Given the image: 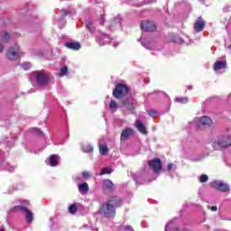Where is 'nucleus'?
Wrapping results in <instances>:
<instances>
[{"instance_id": "f257e3e1", "label": "nucleus", "mask_w": 231, "mask_h": 231, "mask_svg": "<svg viewBox=\"0 0 231 231\" xmlns=\"http://www.w3.org/2000/svg\"><path fill=\"white\" fill-rule=\"evenodd\" d=\"M120 205H122V201H120L118 198H114L113 199L100 206L99 214L105 217H108V219H112L115 217V216H116L115 207H120Z\"/></svg>"}, {"instance_id": "f03ea898", "label": "nucleus", "mask_w": 231, "mask_h": 231, "mask_svg": "<svg viewBox=\"0 0 231 231\" xmlns=\"http://www.w3.org/2000/svg\"><path fill=\"white\" fill-rule=\"evenodd\" d=\"M20 203V206L14 207L9 210V212H21L22 214H24L27 223H32V221H33V213L28 209V207H30V201L23 200Z\"/></svg>"}, {"instance_id": "7ed1b4c3", "label": "nucleus", "mask_w": 231, "mask_h": 231, "mask_svg": "<svg viewBox=\"0 0 231 231\" xmlns=\"http://www.w3.org/2000/svg\"><path fill=\"white\" fill-rule=\"evenodd\" d=\"M33 77L37 86L41 87L46 86L51 80V73L43 69L34 72Z\"/></svg>"}, {"instance_id": "20e7f679", "label": "nucleus", "mask_w": 231, "mask_h": 231, "mask_svg": "<svg viewBox=\"0 0 231 231\" xmlns=\"http://www.w3.org/2000/svg\"><path fill=\"white\" fill-rule=\"evenodd\" d=\"M213 147L215 149H226V147L231 146V134H224L218 136L214 142H213Z\"/></svg>"}, {"instance_id": "39448f33", "label": "nucleus", "mask_w": 231, "mask_h": 231, "mask_svg": "<svg viewBox=\"0 0 231 231\" xmlns=\"http://www.w3.org/2000/svg\"><path fill=\"white\" fill-rule=\"evenodd\" d=\"M127 93H129V88L121 83L117 84L113 91L115 98H122L125 97Z\"/></svg>"}, {"instance_id": "423d86ee", "label": "nucleus", "mask_w": 231, "mask_h": 231, "mask_svg": "<svg viewBox=\"0 0 231 231\" xmlns=\"http://www.w3.org/2000/svg\"><path fill=\"white\" fill-rule=\"evenodd\" d=\"M193 124L196 127H201V125L210 126L212 125V119L209 116H201L199 119H195Z\"/></svg>"}, {"instance_id": "0eeeda50", "label": "nucleus", "mask_w": 231, "mask_h": 231, "mask_svg": "<svg viewBox=\"0 0 231 231\" xmlns=\"http://www.w3.org/2000/svg\"><path fill=\"white\" fill-rule=\"evenodd\" d=\"M141 30L143 32H154L156 30V24L154 22L143 21L141 23Z\"/></svg>"}, {"instance_id": "6e6552de", "label": "nucleus", "mask_w": 231, "mask_h": 231, "mask_svg": "<svg viewBox=\"0 0 231 231\" xmlns=\"http://www.w3.org/2000/svg\"><path fill=\"white\" fill-rule=\"evenodd\" d=\"M7 59L9 60H17L19 59V47H11L7 51Z\"/></svg>"}, {"instance_id": "1a4fd4ad", "label": "nucleus", "mask_w": 231, "mask_h": 231, "mask_svg": "<svg viewBox=\"0 0 231 231\" xmlns=\"http://www.w3.org/2000/svg\"><path fill=\"white\" fill-rule=\"evenodd\" d=\"M211 187L217 190H221L222 192H226L228 190V185L225 184L221 180H214L211 182Z\"/></svg>"}, {"instance_id": "9d476101", "label": "nucleus", "mask_w": 231, "mask_h": 231, "mask_svg": "<svg viewBox=\"0 0 231 231\" xmlns=\"http://www.w3.org/2000/svg\"><path fill=\"white\" fill-rule=\"evenodd\" d=\"M148 164L153 172H160L162 171V161H160V159H153L150 161Z\"/></svg>"}, {"instance_id": "9b49d317", "label": "nucleus", "mask_w": 231, "mask_h": 231, "mask_svg": "<svg viewBox=\"0 0 231 231\" xmlns=\"http://www.w3.org/2000/svg\"><path fill=\"white\" fill-rule=\"evenodd\" d=\"M64 46L68 48V50H73V51H79L82 48L80 42H66Z\"/></svg>"}, {"instance_id": "f8f14e48", "label": "nucleus", "mask_w": 231, "mask_h": 231, "mask_svg": "<svg viewBox=\"0 0 231 231\" xmlns=\"http://www.w3.org/2000/svg\"><path fill=\"white\" fill-rule=\"evenodd\" d=\"M194 30L196 32H203V30H205V21L201 17H199L196 21V23L194 24Z\"/></svg>"}, {"instance_id": "ddd939ff", "label": "nucleus", "mask_w": 231, "mask_h": 231, "mask_svg": "<svg viewBox=\"0 0 231 231\" xmlns=\"http://www.w3.org/2000/svg\"><path fill=\"white\" fill-rule=\"evenodd\" d=\"M80 208H82V204L75 202L69 207V214L75 215L77 212H79V210H80Z\"/></svg>"}, {"instance_id": "4468645a", "label": "nucleus", "mask_w": 231, "mask_h": 231, "mask_svg": "<svg viewBox=\"0 0 231 231\" xmlns=\"http://www.w3.org/2000/svg\"><path fill=\"white\" fill-rule=\"evenodd\" d=\"M165 231H180L176 222L171 221L169 222L165 226Z\"/></svg>"}, {"instance_id": "2eb2a0df", "label": "nucleus", "mask_w": 231, "mask_h": 231, "mask_svg": "<svg viewBox=\"0 0 231 231\" xmlns=\"http://www.w3.org/2000/svg\"><path fill=\"white\" fill-rule=\"evenodd\" d=\"M49 163L51 167H57L59 165V155L52 154L49 158Z\"/></svg>"}, {"instance_id": "dca6fc26", "label": "nucleus", "mask_w": 231, "mask_h": 231, "mask_svg": "<svg viewBox=\"0 0 231 231\" xmlns=\"http://www.w3.org/2000/svg\"><path fill=\"white\" fill-rule=\"evenodd\" d=\"M97 41L101 46H105V44H107V42H109L110 39L109 36H107L106 34H100Z\"/></svg>"}, {"instance_id": "f3484780", "label": "nucleus", "mask_w": 231, "mask_h": 231, "mask_svg": "<svg viewBox=\"0 0 231 231\" xmlns=\"http://www.w3.org/2000/svg\"><path fill=\"white\" fill-rule=\"evenodd\" d=\"M134 130L131 128L125 129L121 134V140H127L130 136H133Z\"/></svg>"}, {"instance_id": "a211bd4d", "label": "nucleus", "mask_w": 231, "mask_h": 231, "mask_svg": "<svg viewBox=\"0 0 231 231\" xmlns=\"http://www.w3.org/2000/svg\"><path fill=\"white\" fill-rule=\"evenodd\" d=\"M141 42L146 50H154V42H151L149 40L144 38H141Z\"/></svg>"}, {"instance_id": "6ab92c4d", "label": "nucleus", "mask_w": 231, "mask_h": 231, "mask_svg": "<svg viewBox=\"0 0 231 231\" xmlns=\"http://www.w3.org/2000/svg\"><path fill=\"white\" fill-rule=\"evenodd\" d=\"M226 68V61H217L214 64V70L219 71V69H225Z\"/></svg>"}, {"instance_id": "aec40b11", "label": "nucleus", "mask_w": 231, "mask_h": 231, "mask_svg": "<svg viewBox=\"0 0 231 231\" xmlns=\"http://www.w3.org/2000/svg\"><path fill=\"white\" fill-rule=\"evenodd\" d=\"M113 187H115V185L113 184V181H111L110 180H104L103 182L104 190H113Z\"/></svg>"}, {"instance_id": "412c9836", "label": "nucleus", "mask_w": 231, "mask_h": 231, "mask_svg": "<svg viewBox=\"0 0 231 231\" xmlns=\"http://www.w3.org/2000/svg\"><path fill=\"white\" fill-rule=\"evenodd\" d=\"M135 127L142 133V134H145L147 133V128H145V125H143L140 121H136Z\"/></svg>"}, {"instance_id": "4be33fe9", "label": "nucleus", "mask_w": 231, "mask_h": 231, "mask_svg": "<svg viewBox=\"0 0 231 231\" xmlns=\"http://www.w3.org/2000/svg\"><path fill=\"white\" fill-rule=\"evenodd\" d=\"M79 192H80L82 196L88 194V182L79 184Z\"/></svg>"}, {"instance_id": "5701e85b", "label": "nucleus", "mask_w": 231, "mask_h": 231, "mask_svg": "<svg viewBox=\"0 0 231 231\" xmlns=\"http://www.w3.org/2000/svg\"><path fill=\"white\" fill-rule=\"evenodd\" d=\"M83 178H88V171H83L82 176H75L73 180L78 185H80Z\"/></svg>"}, {"instance_id": "b1692460", "label": "nucleus", "mask_w": 231, "mask_h": 231, "mask_svg": "<svg viewBox=\"0 0 231 231\" xmlns=\"http://www.w3.org/2000/svg\"><path fill=\"white\" fill-rule=\"evenodd\" d=\"M99 152L102 156L107 154V152H109V149L107 148L106 145L105 144H100L99 145Z\"/></svg>"}, {"instance_id": "393cba45", "label": "nucleus", "mask_w": 231, "mask_h": 231, "mask_svg": "<svg viewBox=\"0 0 231 231\" xmlns=\"http://www.w3.org/2000/svg\"><path fill=\"white\" fill-rule=\"evenodd\" d=\"M60 13L62 14L63 17H66L68 15H75V11L71 10L61 9Z\"/></svg>"}, {"instance_id": "a878e982", "label": "nucleus", "mask_w": 231, "mask_h": 231, "mask_svg": "<svg viewBox=\"0 0 231 231\" xmlns=\"http://www.w3.org/2000/svg\"><path fill=\"white\" fill-rule=\"evenodd\" d=\"M31 133H32V134H35L36 136H42V131H41V129L39 128H31Z\"/></svg>"}, {"instance_id": "bb28decb", "label": "nucleus", "mask_w": 231, "mask_h": 231, "mask_svg": "<svg viewBox=\"0 0 231 231\" xmlns=\"http://www.w3.org/2000/svg\"><path fill=\"white\" fill-rule=\"evenodd\" d=\"M110 109L113 113H115V111L118 109V105L116 104V102H115V100L110 101Z\"/></svg>"}, {"instance_id": "cd10ccee", "label": "nucleus", "mask_w": 231, "mask_h": 231, "mask_svg": "<svg viewBox=\"0 0 231 231\" xmlns=\"http://www.w3.org/2000/svg\"><path fill=\"white\" fill-rule=\"evenodd\" d=\"M111 172H113V170L111 168H109V167L104 168L101 171V176L104 174H111Z\"/></svg>"}, {"instance_id": "c85d7f7f", "label": "nucleus", "mask_w": 231, "mask_h": 231, "mask_svg": "<svg viewBox=\"0 0 231 231\" xmlns=\"http://www.w3.org/2000/svg\"><path fill=\"white\" fill-rule=\"evenodd\" d=\"M80 147H81V151L82 152H88V143H79Z\"/></svg>"}, {"instance_id": "c756f323", "label": "nucleus", "mask_w": 231, "mask_h": 231, "mask_svg": "<svg viewBox=\"0 0 231 231\" xmlns=\"http://www.w3.org/2000/svg\"><path fill=\"white\" fill-rule=\"evenodd\" d=\"M199 181L200 183H207V181H208V176L205 174L201 175L199 177Z\"/></svg>"}, {"instance_id": "7c9ffc66", "label": "nucleus", "mask_w": 231, "mask_h": 231, "mask_svg": "<svg viewBox=\"0 0 231 231\" xmlns=\"http://www.w3.org/2000/svg\"><path fill=\"white\" fill-rule=\"evenodd\" d=\"M2 41H4V42H8V41H10V34L8 32H5L2 36Z\"/></svg>"}, {"instance_id": "2f4dec72", "label": "nucleus", "mask_w": 231, "mask_h": 231, "mask_svg": "<svg viewBox=\"0 0 231 231\" xmlns=\"http://www.w3.org/2000/svg\"><path fill=\"white\" fill-rule=\"evenodd\" d=\"M176 102H180V104H187L189 102V98L187 97H178Z\"/></svg>"}, {"instance_id": "473e14b6", "label": "nucleus", "mask_w": 231, "mask_h": 231, "mask_svg": "<svg viewBox=\"0 0 231 231\" xmlns=\"http://www.w3.org/2000/svg\"><path fill=\"white\" fill-rule=\"evenodd\" d=\"M22 67L23 68V69H25V71H28V69L32 68V63L30 62L22 63Z\"/></svg>"}, {"instance_id": "72a5a7b5", "label": "nucleus", "mask_w": 231, "mask_h": 231, "mask_svg": "<svg viewBox=\"0 0 231 231\" xmlns=\"http://www.w3.org/2000/svg\"><path fill=\"white\" fill-rule=\"evenodd\" d=\"M60 77H64V75H68V67H63L60 69Z\"/></svg>"}, {"instance_id": "f704fd0d", "label": "nucleus", "mask_w": 231, "mask_h": 231, "mask_svg": "<svg viewBox=\"0 0 231 231\" xmlns=\"http://www.w3.org/2000/svg\"><path fill=\"white\" fill-rule=\"evenodd\" d=\"M5 170L8 171L9 172H14V166H10V164H5Z\"/></svg>"}, {"instance_id": "c9c22d12", "label": "nucleus", "mask_w": 231, "mask_h": 231, "mask_svg": "<svg viewBox=\"0 0 231 231\" xmlns=\"http://www.w3.org/2000/svg\"><path fill=\"white\" fill-rule=\"evenodd\" d=\"M78 212H80L81 216H84V214H86V207H84V206L81 204L80 210H78Z\"/></svg>"}, {"instance_id": "e433bc0d", "label": "nucleus", "mask_w": 231, "mask_h": 231, "mask_svg": "<svg viewBox=\"0 0 231 231\" xmlns=\"http://www.w3.org/2000/svg\"><path fill=\"white\" fill-rule=\"evenodd\" d=\"M66 25V21H62V23L59 22V27L60 28H64V26Z\"/></svg>"}, {"instance_id": "4c0bfd02", "label": "nucleus", "mask_w": 231, "mask_h": 231, "mask_svg": "<svg viewBox=\"0 0 231 231\" xmlns=\"http://www.w3.org/2000/svg\"><path fill=\"white\" fill-rule=\"evenodd\" d=\"M5 50V46L3 43L0 42V53H3V51Z\"/></svg>"}, {"instance_id": "58836bf2", "label": "nucleus", "mask_w": 231, "mask_h": 231, "mask_svg": "<svg viewBox=\"0 0 231 231\" xmlns=\"http://www.w3.org/2000/svg\"><path fill=\"white\" fill-rule=\"evenodd\" d=\"M167 170L172 171V163L168 164Z\"/></svg>"}, {"instance_id": "ea45409f", "label": "nucleus", "mask_w": 231, "mask_h": 231, "mask_svg": "<svg viewBox=\"0 0 231 231\" xmlns=\"http://www.w3.org/2000/svg\"><path fill=\"white\" fill-rule=\"evenodd\" d=\"M211 210L212 212H216L217 210V207L216 206L211 207Z\"/></svg>"}, {"instance_id": "a19ab883", "label": "nucleus", "mask_w": 231, "mask_h": 231, "mask_svg": "<svg viewBox=\"0 0 231 231\" xmlns=\"http://www.w3.org/2000/svg\"><path fill=\"white\" fill-rule=\"evenodd\" d=\"M88 152H93V146H88Z\"/></svg>"}, {"instance_id": "79ce46f5", "label": "nucleus", "mask_w": 231, "mask_h": 231, "mask_svg": "<svg viewBox=\"0 0 231 231\" xmlns=\"http://www.w3.org/2000/svg\"><path fill=\"white\" fill-rule=\"evenodd\" d=\"M125 230H133V227H131V226H127L125 227Z\"/></svg>"}, {"instance_id": "37998d69", "label": "nucleus", "mask_w": 231, "mask_h": 231, "mask_svg": "<svg viewBox=\"0 0 231 231\" xmlns=\"http://www.w3.org/2000/svg\"><path fill=\"white\" fill-rule=\"evenodd\" d=\"M0 231H5V226H2L0 227Z\"/></svg>"}, {"instance_id": "c03bdc74", "label": "nucleus", "mask_w": 231, "mask_h": 231, "mask_svg": "<svg viewBox=\"0 0 231 231\" xmlns=\"http://www.w3.org/2000/svg\"><path fill=\"white\" fill-rule=\"evenodd\" d=\"M83 227H84V228H87V227H88V225H83Z\"/></svg>"}, {"instance_id": "a18cd8bd", "label": "nucleus", "mask_w": 231, "mask_h": 231, "mask_svg": "<svg viewBox=\"0 0 231 231\" xmlns=\"http://www.w3.org/2000/svg\"><path fill=\"white\" fill-rule=\"evenodd\" d=\"M114 46H115V47L118 46V43H114Z\"/></svg>"}, {"instance_id": "49530a36", "label": "nucleus", "mask_w": 231, "mask_h": 231, "mask_svg": "<svg viewBox=\"0 0 231 231\" xmlns=\"http://www.w3.org/2000/svg\"><path fill=\"white\" fill-rule=\"evenodd\" d=\"M85 26H86V28H88V23H85Z\"/></svg>"}, {"instance_id": "de8ad7c7", "label": "nucleus", "mask_w": 231, "mask_h": 231, "mask_svg": "<svg viewBox=\"0 0 231 231\" xmlns=\"http://www.w3.org/2000/svg\"><path fill=\"white\" fill-rule=\"evenodd\" d=\"M94 231H98V229H97V228H95Z\"/></svg>"}]
</instances>
